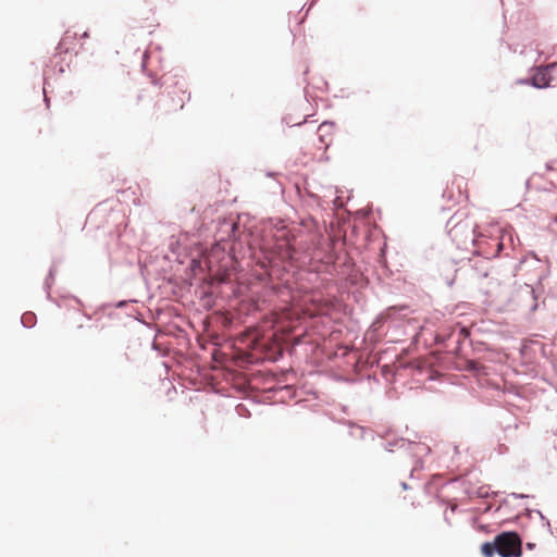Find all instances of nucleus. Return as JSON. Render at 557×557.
<instances>
[{"label":"nucleus","mask_w":557,"mask_h":557,"mask_svg":"<svg viewBox=\"0 0 557 557\" xmlns=\"http://www.w3.org/2000/svg\"><path fill=\"white\" fill-rule=\"evenodd\" d=\"M496 553L502 557H520L522 541L516 532H503L495 536Z\"/></svg>","instance_id":"nucleus-1"},{"label":"nucleus","mask_w":557,"mask_h":557,"mask_svg":"<svg viewBox=\"0 0 557 557\" xmlns=\"http://www.w3.org/2000/svg\"><path fill=\"white\" fill-rule=\"evenodd\" d=\"M453 242H455L458 246L467 245L468 243H474V227L468 221H461L450 227L448 232Z\"/></svg>","instance_id":"nucleus-2"},{"label":"nucleus","mask_w":557,"mask_h":557,"mask_svg":"<svg viewBox=\"0 0 557 557\" xmlns=\"http://www.w3.org/2000/svg\"><path fill=\"white\" fill-rule=\"evenodd\" d=\"M555 67H557V62L537 67L531 78L532 85L536 88L547 87L552 81L549 72Z\"/></svg>","instance_id":"nucleus-3"},{"label":"nucleus","mask_w":557,"mask_h":557,"mask_svg":"<svg viewBox=\"0 0 557 557\" xmlns=\"http://www.w3.org/2000/svg\"><path fill=\"white\" fill-rule=\"evenodd\" d=\"M274 249L281 260L286 261L293 259L294 247L285 235L277 240Z\"/></svg>","instance_id":"nucleus-4"},{"label":"nucleus","mask_w":557,"mask_h":557,"mask_svg":"<svg viewBox=\"0 0 557 557\" xmlns=\"http://www.w3.org/2000/svg\"><path fill=\"white\" fill-rule=\"evenodd\" d=\"M75 36H76L75 33L72 34L70 30H66L65 34L63 35V37L61 38L57 50L60 53L69 52L72 49V44H73V40L75 39Z\"/></svg>","instance_id":"nucleus-5"},{"label":"nucleus","mask_w":557,"mask_h":557,"mask_svg":"<svg viewBox=\"0 0 557 557\" xmlns=\"http://www.w3.org/2000/svg\"><path fill=\"white\" fill-rule=\"evenodd\" d=\"M466 370L472 371L478 375L486 374L485 367L475 360H468L466 364Z\"/></svg>","instance_id":"nucleus-6"},{"label":"nucleus","mask_w":557,"mask_h":557,"mask_svg":"<svg viewBox=\"0 0 557 557\" xmlns=\"http://www.w3.org/2000/svg\"><path fill=\"white\" fill-rule=\"evenodd\" d=\"M481 553L484 557H493L496 553L495 540L493 542H485L481 546Z\"/></svg>","instance_id":"nucleus-7"},{"label":"nucleus","mask_w":557,"mask_h":557,"mask_svg":"<svg viewBox=\"0 0 557 557\" xmlns=\"http://www.w3.org/2000/svg\"><path fill=\"white\" fill-rule=\"evenodd\" d=\"M502 249H503V243H502V242H498V243L496 244V250H495V252L493 253V257L498 256V255H499V252L502 251Z\"/></svg>","instance_id":"nucleus-8"},{"label":"nucleus","mask_w":557,"mask_h":557,"mask_svg":"<svg viewBox=\"0 0 557 557\" xmlns=\"http://www.w3.org/2000/svg\"><path fill=\"white\" fill-rule=\"evenodd\" d=\"M83 37H88V33L84 32Z\"/></svg>","instance_id":"nucleus-9"}]
</instances>
